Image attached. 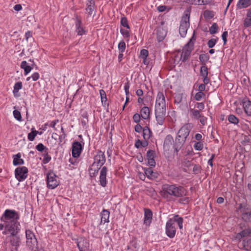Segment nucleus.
<instances>
[{"label":"nucleus","instance_id":"nucleus-1","mask_svg":"<svg viewBox=\"0 0 251 251\" xmlns=\"http://www.w3.org/2000/svg\"><path fill=\"white\" fill-rule=\"evenodd\" d=\"M186 190L182 186L176 184H164L162 185L160 194L167 201H174L176 198L184 197L187 194Z\"/></svg>","mask_w":251,"mask_h":251},{"label":"nucleus","instance_id":"nucleus-2","mask_svg":"<svg viewBox=\"0 0 251 251\" xmlns=\"http://www.w3.org/2000/svg\"><path fill=\"white\" fill-rule=\"evenodd\" d=\"M192 128V124L188 123L183 125L177 131L173 144V148L176 154L185 143Z\"/></svg>","mask_w":251,"mask_h":251},{"label":"nucleus","instance_id":"nucleus-3","mask_svg":"<svg viewBox=\"0 0 251 251\" xmlns=\"http://www.w3.org/2000/svg\"><path fill=\"white\" fill-rule=\"evenodd\" d=\"M196 41L194 34L189 42L184 46L182 51L179 50L174 57V63L178 64L180 61L184 62L187 60L194 49V42Z\"/></svg>","mask_w":251,"mask_h":251},{"label":"nucleus","instance_id":"nucleus-4","mask_svg":"<svg viewBox=\"0 0 251 251\" xmlns=\"http://www.w3.org/2000/svg\"><path fill=\"white\" fill-rule=\"evenodd\" d=\"M176 223H177L180 229L182 228L183 219L182 217H180L178 215H176L173 218H170L166 223L165 227L166 234L170 238H174L176 235Z\"/></svg>","mask_w":251,"mask_h":251},{"label":"nucleus","instance_id":"nucleus-5","mask_svg":"<svg viewBox=\"0 0 251 251\" xmlns=\"http://www.w3.org/2000/svg\"><path fill=\"white\" fill-rule=\"evenodd\" d=\"M190 11L189 10H185L183 16L182 17L179 32L182 37H184L190 26Z\"/></svg>","mask_w":251,"mask_h":251},{"label":"nucleus","instance_id":"nucleus-6","mask_svg":"<svg viewBox=\"0 0 251 251\" xmlns=\"http://www.w3.org/2000/svg\"><path fill=\"white\" fill-rule=\"evenodd\" d=\"M19 219L20 214L19 212L11 209H6L0 218L2 222L6 223L11 222L12 220L18 221Z\"/></svg>","mask_w":251,"mask_h":251},{"label":"nucleus","instance_id":"nucleus-7","mask_svg":"<svg viewBox=\"0 0 251 251\" xmlns=\"http://www.w3.org/2000/svg\"><path fill=\"white\" fill-rule=\"evenodd\" d=\"M20 223L17 220H12L11 222L6 223V230L3 231L4 234L18 235L20 231Z\"/></svg>","mask_w":251,"mask_h":251},{"label":"nucleus","instance_id":"nucleus-8","mask_svg":"<svg viewBox=\"0 0 251 251\" xmlns=\"http://www.w3.org/2000/svg\"><path fill=\"white\" fill-rule=\"evenodd\" d=\"M46 179L47 187L49 189H53L57 187L59 184L57 176L52 171H50L47 173Z\"/></svg>","mask_w":251,"mask_h":251},{"label":"nucleus","instance_id":"nucleus-9","mask_svg":"<svg viewBox=\"0 0 251 251\" xmlns=\"http://www.w3.org/2000/svg\"><path fill=\"white\" fill-rule=\"evenodd\" d=\"M154 111L157 124L162 126L166 118V106H155Z\"/></svg>","mask_w":251,"mask_h":251},{"label":"nucleus","instance_id":"nucleus-10","mask_svg":"<svg viewBox=\"0 0 251 251\" xmlns=\"http://www.w3.org/2000/svg\"><path fill=\"white\" fill-rule=\"evenodd\" d=\"M25 236L27 245L31 250L35 251V249L37 248L38 242L34 233L31 230L26 229Z\"/></svg>","mask_w":251,"mask_h":251},{"label":"nucleus","instance_id":"nucleus-11","mask_svg":"<svg viewBox=\"0 0 251 251\" xmlns=\"http://www.w3.org/2000/svg\"><path fill=\"white\" fill-rule=\"evenodd\" d=\"M241 103L242 105L244 111L247 116L246 121L248 122H251V101L247 97L241 99Z\"/></svg>","mask_w":251,"mask_h":251},{"label":"nucleus","instance_id":"nucleus-12","mask_svg":"<svg viewBox=\"0 0 251 251\" xmlns=\"http://www.w3.org/2000/svg\"><path fill=\"white\" fill-rule=\"evenodd\" d=\"M28 170L25 166L18 167L15 170V178L19 181H23L27 177Z\"/></svg>","mask_w":251,"mask_h":251},{"label":"nucleus","instance_id":"nucleus-13","mask_svg":"<svg viewBox=\"0 0 251 251\" xmlns=\"http://www.w3.org/2000/svg\"><path fill=\"white\" fill-rule=\"evenodd\" d=\"M83 146L78 141H75L72 144V154L73 157L78 158L79 157Z\"/></svg>","mask_w":251,"mask_h":251},{"label":"nucleus","instance_id":"nucleus-14","mask_svg":"<svg viewBox=\"0 0 251 251\" xmlns=\"http://www.w3.org/2000/svg\"><path fill=\"white\" fill-rule=\"evenodd\" d=\"M94 161L93 163L98 165L101 167L105 163L106 158L104 152L101 151H99L97 154L94 157Z\"/></svg>","mask_w":251,"mask_h":251},{"label":"nucleus","instance_id":"nucleus-15","mask_svg":"<svg viewBox=\"0 0 251 251\" xmlns=\"http://www.w3.org/2000/svg\"><path fill=\"white\" fill-rule=\"evenodd\" d=\"M75 31L78 35L81 36L86 34V31L82 26V21L77 15L75 16Z\"/></svg>","mask_w":251,"mask_h":251},{"label":"nucleus","instance_id":"nucleus-16","mask_svg":"<svg viewBox=\"0 0 251 251\" xmlns=\"http://www.w3.org/2000/svg\"><path fill=\"white\" fill-rule=\"evenodd\" d=\"M156 156V153L154 151L149 150L146 153V158L148 160V164L151 168L154 167L156 162L154 158Z\"/></svg>","mask_w":251,"mask_h":251},{"label":"nucleus","instance_id":"nucleus-17","mask_svg":"<svg viewBox=\"0 0 251 251\" xmlns=\"http://www.w3.org/2000/svg\"><path fill=\"white\" fill-rule=\"evenodd\" d=\"M76 243L79 251H86L89 249V243L85 238L77 239Z\"/></svg>","mask_w":251,"mask_h":251},{"label":"nucleus","instance_id":"nucleus-18","mask_svg":"<svg viewBox=\"0 0 251 251\" xmlns=\"http://www.w3.org/2000/svg\"><path fill=\"white\" fill-rule=\"evenodd\" d=\"M107 168L106 166L101 168L100 171V184L103 187H105L107 185L106 175Z\"/></svg>","mask_w":251,"mask_h":251},{"label":"nucleus","instance_id":"nucleus-19","mask_svg":"<svg viewBox=\"0 0 251 251\" xmlns=\"http://www.w3.org/2000/svg\"><path fill=\"white\" fill-rule=\"evenodd\" d=\"M29 61L31 63L28 65L26 61H23L21 63V68L24 70V75H27L33 68L35 63L33 60L30 59Z\"/></svg>","mask_w":251,"mask_h":251},{"label":"nucleus","instance_id":"nucleus-20","mask_svg":"<svg viewBox=\"0 0 251 251\" xmlns=\"http://www.w3.org/2000/svg\"><path fill=\"white\" fill-rule=\"evenodd\" d=\"M144 224L147 226H150L152 219V212L148 208H144Z\"/></svg>","mask_w":251,"mask_h":251},{"label":"nucleus","instance_id":"nucleus-21","mask_svg":"<svg viewBox=\"0 0 251 251\" xmlns=\"http://www.w3.org/2000/svg\"><path fill=\"white\" fill-rule=\"evenodd\" d=\"M166 106L165 96L163 92H159L156 96L155 106Z\"/></svg>","mask_w":251,"mask_h":251},{"label":"nucleus","instance_id":"nucleus-22","mask_svg":"<svg viewBox=\"0 0 251 251\" xmlns=\"http://www.w3.org/2000/svg\"><path fill=\"white\" fill-rule=\"evenodd\" d=\"M174 143V138L173 136L170 135H167L164 139L163 144V149L165 151H169L171 148L173 143Z\"/></svg>","mask_w":251,"mask_h":251},{"label":"nucleus","instance_id":"nucleus-23","mask_svg":"<svg viewBox=\"0 0 251 251\" xmlns=\"http://www.w3.org/2000/svg\"><path fill=\"white\" fill-rule=\"evenodd\" d=\"M138 249L139 246L137 244V238L132 237L127 245V251H138Z\"/></svg>","mask_w":251,"mask_h":251},{"label":"nucleus","instance_id":"nucleus-24","mask_svg":"<svg viewBox=\"0 0 251 251\" xmlns=\"http://www.w3.org/2000/svg\"><path fill=\"white\" fill-rule=\"evenodd\" d=\"M7 239H8L9 240L10 244L12 246L15 247V250L17 251L18 248L20 246V237L17 235H10V236H7Z\"/></svg>","mask_w":251,"mask_h":251},{"label":"nucleus","instance_id":"nucleus-25","mask_svg":"<svg viewBox=\"0 0 251 251\" xmlns=\"http://www.w3.org/2000/svg\"><path fill=\"white\" fill-rule=\"evenodd\" d=\"M167 31L162 26H159L156 30V37L158 42L162 41L167 35Z\"/></svg>","mask_w":251,"mask_h":251},{"label":"nucleus","instance_id":"nucleus-26","mask_svg":"<svg viewBox=\"0 0 251 251\" xmlns=\"http://www.w3.org/2000/svg\"><path fill=\"white\" fill-rule=\"evenodd\" d=\"M100 168L101 167L98 166V165H96V164L95 163H92L88 169L90 176L92 177H95L98 174Z\"/></svg>","mask_w":251,"mask_h":251},{"label":"nucleus","instance_id":"nucleus-27","mask_svg":"<svg viewBox=\"0 0 251 251\" xmlns=\"http://www.w3.org/2000/svg\"><path fill=\"white\" fill-rule=\"evenodd\" d=\"M85 10L87 12L89 16H91L93 12L95 10V2L94 0H87Z\"/></svg>","mask_w":251,"mask_h":251},{"label":"nucleus","instance_id":"nucleus-28","mask_svg":"<svg viewBox=\"0 0 251 251\" xmlns=\"http://www.w3.org/2000/svg\"><path fill=\"white\" fill-rule=\"evenodd\" d=\"M144 171L146 176L150 179H155L158 177V173L153 172L151 168H145Z\"/></svg>","mask_w":251,"mask_h":251},{"label":"nucleus","instance_id":"nucleus-29","mask_svg":"<svg viewBox=\"0 0 251 251\" xmlns=\"http://www.w3.org/2000/svg\"><path fill=\"white\" fill-rule=\"evenodd\" d=\"M109 215L110 212L108 210L103 209L100 213V224L104 225L106 223H108L109 222Z\"/></svg>","mask_w":251,"mask_h":251},{"label":"nucleus","instance_id":"nucleus-30","mask_svg":"<svg viewBox=\"0 0 251 251\" xmlns=\"http://www.w3.org/2000/svg\"><path fill=\"white\" fill-rule=\"evenodd\" d=\"M150 109L148 106H144L140 110L141 116L144 120L150 119Z\"/></svg>","mask_w":251,"mask_h":251},{"label":"nucleus","instance_id":"nucleus-31","mask_svg":"<svg viewBox=\"0 0 251 251\" xmlns=\"http://www.w3.org/2000/svg\"><path fill=\"white\" fill-rule=\"evenodd\" d=\"M12 157L13 158V164L14 166L21 165L24 164V160L21 158V153L19 152L16 154L13 155Z\"/></svg>","mask_w":251,"mask_h":251},{"label":"nucleus","instance_id":"nucleus-32","mask_svg":"<svg viewBox=\"0 0 251 251\" xmlns=\"http://www.w3.org/2000/svg\"><path fill=\"white\" fill-rule=\"evenodd\" d=\"M251 233V229H245L242 230L241 232L237 233L235 236V239L238 240H240L242 238L249 236Z\"/></svg>","mask_w":251,"mask_h":251},{"label":"nucleus","instance_id":"nucleus-33","mask_svg":"<svg viewBox=\"0 0 251 251\" xmlns=\"http://www.w3.org/2000/svg\"><path fill=\"white\" fill-rule=\"evenodd\" d=\"M251 5V0H239L237 7L238 9H243L248 7Z\"/></svg>","mask_w":251,"mask_h":251},{"label":"nucleus","instance_id":"nucleus-34","mask_svg":"<svg viewBox=\"0 0 251 251\" xmlns=\"http://www.w3.org/2000/svg\"><path fill=\"white\" fill-rule=\"evenodd\" d=\"M100 94L102 105L104 107H108L109 104L107 102V97L105 92L103 89H100Z\"/></svg>","mask_w":251,"mask_h":251},{"label":"nucleus","instance_id":"nucleus-35","mask_svg":"<svg viewBox=\"0 0 251 251\" xmlns=\"http://www.w3.org/2000/svg\"><path fill=\"white\" fill-rule=\"evenodd\" d=\"M190 113L191 117L195 120H199L202 116V114L199 110L194 108H190Z\"/></svg>","mask_w":251,"mask_h":251},{"label":"nucleus","instance_id":"nucleus-36","mask_svg":"<svg viewBox=\"0 0 251 251\" xmlns=\"http://www.w3.org/2000/svg\"><path fill=\"white\" fill-rule=\"evenodd\" d=\"M242 245L243 249L247 251H251V237L243 240Z\"/></svg>","mask_w":251,"mask_h":251},{"label":"nucleus","instance_id":"nucleus-37","mask_svg":"<svg viewBox=\"0 0 251 251\" xmlns=\"http://www.w3.org/2000/svg\"><path fill=\"white\" fill-rule=\"evenodd\" d=\"M142 134L144 140H149L151 136L152 132L148 126H146L143 128Z\"/></svg>","mask_w":251,"mask_h":251},{"label":"nucleus","instance_id":"nucleus-38","mask_svg":"<svg viewBox=\"0 0 251 251\" xmlns=\"http://www.w3.org/2000/svg\"><path fill=\"white\" fill-rule=\"evenodd\" d=\"M22 82L21 81H19L15 83L14 86V89L13 91V93L15 97L19 96L18 95H17V93H18L19 91L22 88Z\"/></svg>","mask_w":251,"mask_h":251},{"label":"nucleus","instance_id":"nucleus-39","mask_svg":"<svg viewBox=\"0 0 251 251\" xmlns=\"http://www.w3.org/2000/svg\"><path fill=\"white\" fill-rule=\"evenodd\" d=\"M242 219L246 222L251 223V211H246L242 213Z\"/></svg>","mask_w":251,"mask_h":251},{"label":"nucleus","instance_id":"nucleus-40","mask_svg":"<svg viewBox=\"0 0 251 251\" xmlns=\"http://www.w3.org/2000/svg\"><path fill=\"white\" fill-rule=\"evenodd\" d=\"M209 55L207 53L201 54L199 55V59L202 66L206 65V63L209 60Z\"/></svg>","mask_w":251,"mask_h":251},{"label":"nucleus","instance_id":"nucleus-41","mask_svg":"<svg viewBox=\"0 0 251 251\" xmlns=\"http://www.w3.org/2000/svg\"><path fill=\"white\" fill-rule=\"evenodd\" d=\"M203 17L205 19H212L215 14L214 12L212 11L209 10H205L203 11Z\"/></svg>","mask_w":251,"mask_h":251},{"label":"nucleus","instance_id":"nucleus-42","mask_svg":"<svg viewBox=\"0 0 251 251\" xmlns=\"http://www.w3.org/2000/svg\"><path fill=\"white\" fill-rule=\"evenodd\" d=\"M228 120L229 123L234 125H237L239 123V120L234 115L230 114L228 116Z\"/></svg>","mask_w":251,"mask_h":251},{"label":"nucleus","instance_id":"nucleus-43","mask_svg":"<svg viewBox=\"0 0 251 251\" xmlns=\"http://www.w3.org/2000/svg\"><path fill=\"white\" fill-rule=\"evenodd\" d=\"M33 129L34 128H32L31 132L28 134L27 138H28V140L30 141H33L34 140L36 135L39 133L38 131L33 130Z\"/></svg>","mask_w":251,"mask_h":251},{"label":"nucleus","instance_id":"nucleus-44","mask_svg":"<svg viewBox=\"0 0 251 251\" xmlns=\"http://www.w3.org/2000/svg\"><path fill=\"white\" fill-rule=\"evenodd\" d=\"M219 27L218 25L214 23L209 28V31L211 34H216L218 32Z\"/></svg>","mask_w":251,"mask_h":251},{"label":"nucleus","instance_id":"nucleus-45","mask_svg":"<svg viewBox=\"0 0 251 251\" xmlns=\"http://www.w3.org/2000/svg\"><path fill=\"white\" fill-rule=\"evenodd\" d=\"M200 75L202 77L207 76L208 75V68L206 65L202 66L200 70Z\"/></svg>","mask_w":251,"mask_h":251},{"label":"nucleus","instance_id":"nucleus-46","mask_svg":"<svg viewBox=\"0 0 251 251\" xmlns=\"http://www.w3.org/2000/svg\"><path fill=\"white\" fill-rule=\"evenodd\" d=\"M205 97V95L203 92L199 91L195 94V96L194 97V99L195 100L200 101L202 99L204 98Z\"/></svg>","mask_w":251,"mask_h":251},{"label":"nucleus","instance_id":"nucleus-47","mask_svg":"<svg viewBox=\"0 0 251 251\" xmlns=\"http://www.w3.org/2000/svg\"><path fill=\"white\" fill-rule=\"evenodd\" d=\"M121 25L129 29L130 27L128 25L127 19L126 17H122L120 21Z\"/></svg>","mask_w":251,"mask_h":251},{"label":"nucleus","instance_id":"nucleus-48","mask_svg":"<svg viewBox=\"0 0 251 251\" xmlns=\"http://www.w3.org/2000/svg\"><path fill=\"white\" fill-rule=\"evenodd\" d=\"M194 148L196 151H201L203 148V144L201 141L197 142L194 145Z\"/></svg>","mask_w":251,"mask_h":251},{"label":"nucleus","instance_id":"nucleus-49","mask_svg":"<svg viewBox=\"0 0 251 251\" xmlns=\"http://www.w3.org/2000/svg\"><path fill=\"white\" fill-rule=\"evenodd\" d=\"M118 47L120 52H124L126 48L125 42L123 40L121 41L118 44Z\"/></svg>","mask_w":251,"mask_h":251},{"label":"nucleus","instance_id":"nucleus-50","mask_svg":"<svg viewBox=\"0 0 251 251\" xmlns=\"http://www.w3.org/2000/svg\"><path fill=\"white\" fill-rule=\"evenodd\" d=\"M120 32L125 38H127L128 40L129 39L130 32L128 30L121 28L120 29Z\"/></svg>","mask_w":251,"mask_h":251},{"label":"nucleus","instance_id":"nucleus-51","mask_svg":"<svg viewBox=\"0 0 251 251\" xmlns=\"http://www.w3.org/2000/svg\"><path fill=\"white\" fill-rule=\"evenodd\" d=\"M149 55V51L147 50L142 49L140 51V57L142 59L146 58Z\"/></svg>","mask_w":251,"mask_h":251},{"label":"nucleus","instance_id":"nucleus-52","mask_svg":"<svg viewBox=\"0 0 251 251\" xmlns=\"http://www.w3.org/2000/svg\"><path fill=\"white\" fill-rule=\"evenodd\" d=\"M13 115L14 118L17 119L19 121H22V116L21 114V112L17 110H15L13 111Z\"/></svg>","mask_w":251,"mask_h":251},{"label":"nucleus","instance_id":"nucleus-53","mask_svg":"<svg viewBox=\"0 0 251 251\" xmlns=\"http://www.w3.org/2000/svg\"><path fill=\"white\" fill-rule=\"evenodd\" d=\"M47 149L42 143H39L36 146V149L40 152H43Z\"/></svg>","mask_w":251,"mask_h":251},{"label":"nucleus","instance_id":"nucleus-54","mask_svg":"<svg viewBox=\"0 0 251 251\" xmlns=\"http://www.w3.org/2000/svg\"><path fill=\"white\" fill-rule=\"evenodd\" d=\"M201 167L199 165H195L193 169V172L194 174H198L201 173Z\"/></svg>","mask_w":251,"mask_h":251},{"label":"nucleus","instance_id":"nucleus-55","mask_svg":"<svg viewBox=\"0 0 251 251\" xmlns=\"http://www.w3.org/2000/svg\"><path fill=\"white\" fill-rule=\"evenodd\" d=\"M39 76H40L39 74L37 72H35L31 76L28 77L27 78L26 80H27V81H29L30 80V78H32V79L33 81H36L39 79Z\"/></svg>","mask_w":251,"mask_h":251},{"label":"nucleus","instance_id":"nucleus-56","mask_svg":"<svg viewBox=\"0 0 251 251\" xmlns=\"http://www.w3.org/2000/svg\"><path fill=\"white\" fill-rule=\"evenodd\" d=\"M217 43V39L212 38L209 40L207 42V46L209 48H212Z\"/></svg>","mask_w":251,"mask_h":251},{"label":"nucleus","instance_id":"nucleus-57","mask_svg":"<svg viewBox=\"0 0 251 251\" xmlns=\"http://www.w3.org/2000/svg\"><path fill=\"white\" fill-rule=\"evenodd\" d=\"M141 118H142V117L141 116L140 114H139V113H135V114H134V115L133 116V121L135 123L138 124V123H139L140 122Z\"/></svg>","mask_w":251,"mask_h":251},{"label":"nucleus","instance_id":"nucleus-58","mask_svg":"<svg viewBox=\"0 0 251 251\" xmlns=\"http://www.w3.org/2000/svg\"><path fill=\"white\" fill-rule=\"evenodd\" d=\"M189 201V198L188 197H181L179 199V203L183 204H187Z\"/></svg>","mask_w":251,"mask_h":251},{"label":"nucleus","instance_id":"nucleus-59","mask_svg":"<svg viewBox=\"0 0 251 251\" xmlns=\"http://www.w3.org/2000/svg\"><path fill=\"white\" fill-rule=\"evenodd\" d=\"M182 99V96L181 94H178L175 97V103L179 104L181 102Z\"/></svg>","mask_w":251,"mask_h":251},{"label":"nucleus","instance_id":"nucleus-60","mask_svg":"<svg viewBox=\"0 0 251 251\" xmlns=\"http://www.w3.org/2000/svg\"><path fill=\"white\" fill-rule=\"evenodd\" d=\"M244 25L246 27L251 26V18L248 17L246 18L244 20Z\"/></svg>","mask_w":251,"mask_h":251},{"label":"nucleus","instance_id":"nucleus-61","mask_svg":"<svg viewBox=\"0 0 251 251\" xmlns=\"http://www.w3.org/2000/svg\"><path fill=\"white\" fill-rule=\"evenodd\" d=\"M244 144L247 145L251 143V136L250 135L245 136L244 139L243 140Z\"/></svg>","mask_w":251,"mask_h":251},{"label":"nucleus","instance_id":"nucleus-62","mask_svg":"<svg viewBox=\"0 0 251 251\" xmlns=\"http://www.w3.org/2000/svg\"><path fill=\"white\" fill-rule=\"evenodd\" d=\"M228 36L227 31H224L222 35V38L223 40L224 45H226L227 42V37Z\"/></svg>","mask_w":251,"mask_h":251},{"label":"nucleus","instance_id":"nucleus-63","mask_svg":"<svg viewBox=\"0 0 251 251\" xmlns=\"http://www.w3.org/2000/svg\"><path fill=\"white\" fill-rule=\"evenodd\" d=\"M200 122L202 126H205L207 123V118L203 115L200 118Z\"/></svg>","mask_w":251,"mask_h":251},{"label":"nucleus","instance_id":"nucleus-64","mask_svg":"<svg viewBox=\"0 0 251 251\" xmlns=\"http://www.w3.org/2000/svg\"><path fill=\"white\" fill-rule=\"evenodd\" d=\"M143 128L140 124H137L134 127V130L136 132L141 133Z\"/></svg>","mask_w":251,"mask_h":251}]
</instances>
